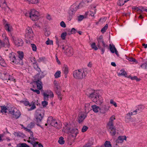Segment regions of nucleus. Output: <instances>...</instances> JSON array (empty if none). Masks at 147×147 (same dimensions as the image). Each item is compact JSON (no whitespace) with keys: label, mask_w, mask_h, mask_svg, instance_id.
<instances>
[{"label":"nucleus","mask_w":147,"mask_h":147,"mask_svg":"<svg viewBox=\"0 0 147 147\" xmlns=\"http://www.w3.org/2000/svg\"><path fill=\"white\" fill-rule=\"evenodd\" d=\"M88 96L97 104L100 105L103 102L102 98L99 94L98 91H94L88 95Z\"/></svg>","instance_id":"nucleus-1"},{"label":"nucleus","mask_w":147,"mask_h":147,"mask_svg":"<svg viewBox=\"0 0 147 147\" xmlns=\"http://www.w3.org/2000/svg\"><path fill=\"white\" fill-rule=\"evenodd\" d=\"M87 74L88 70L86 68L75 70L73 72V76L78 79H82L84 78Z\"/></svg>","instance_id":"nucleus-2"},{"label":"nucleus","mask_w":147,"mask_h":147,"mask_svg":"<svg viewBox=\"0 0 147 147\" xmlns=\"http://www.w3.org/2000/svg\"><path fill=\"white\" fill-rule=\"evenodd\" d=\"M115 119V116L114 115L112 116L110 118L109 121L107 124L109 127L110 134L112 136H115L116 134V129L114 126L113 122Z\"/></svg>","instance_id":"nucleus-3"},{"label":"nucleus","mask_w":147,"mask_h":147,"mask_svg":"<svg viewBox=\"0 0 147 147\" xmlns=\"http://www.w3.org/2000/svg\"><path fill=\"white\" fill-rule=\"evenodd\" d=\"M45 114V111L43 109H38L36 110L35 117L36 120V125L42 127L39 124V123L41 122L44 117Z\"/></svg>","instance_id":"nucleus-4"},{"label":"nucleus","mask_w":147,"mask_h":147,"mask_svg":"<svg viewBox=\"0 0 147 147\" xmlns=\"http://www.w3.org/2000/svg\"><path fill=\"white\" fill-rule=\"evenodd\" d=\"M98 43L97 46L99 49L102 52V54H103L105 50V48L108 47L107 45L105 44L104 41L103 36L101 35L99 36L97 39Z\"/></svg>","instance_id":"nucleus-5"},{"label":"nucleus","mask_w":147,"mask_h":147,"mask_svg":"<svg viewBox=\"0 0 147 147\" xmlns=\"http://www.w3.org/2000/svg\"><path fill=\"white\" fill-rule=\"evenodd\" d=\"M79 5L76 3H74L71 5L69 8L68 11V20L70 21L72 19L73 16L79 8Z\"/></svg>","instance_id":"nucleus-6"},{"label":"nucleus","mask_w":147,"mask_h":147,"mask_svg":"<svg viewBox=\"0 0 147 147\" xmlns=\"http://www.w3.org/2000/svg\"><path fill=\"white\" fill-rule=\"evenodd\" d=\"M47 122L48 124L51 125L58 129L61 128L60 122H57L52 117H50L48 118Z\"/></svg>","instance_id":"nucleus-7"},{"label":"nucleus","mask_w":147,"mask_h":147,"mask_svg":"<svg viewBox=\"0 0 147 147\" xmlns=\"http://www.w3.org/2000/svg\"><path fill=\"white\" fill-rule=\"evenodd\" d=\"M29 17L33 21H35L39 19V14L38 12L34 9H32L30 12H29Z\"/></svg>","instance_id":"nucleus-8"},{"label":"nucleus","mask_w":147,"mask_h":147,"mask_svg":"<svg viewBox=\"0 0 147 147\" xmlns=\"http://www.w3.org/2000/svg\"><path fill=\"white\" fill-rule=\"evenodd\" d=\"M34 35L31 28L29 27L27 28L25 34L26 38L29 40H32Z\"/></svg>","instance_id":"nucleus-9"},{"label":"nucleus","mask_w":147,"mask_h":147,"mask_svg":"<svg viewBox=\"0 0 147 147\" xmlns=\"http://www.w3.org/2000/svg\"><path fill=\"white\" fill-rule=\"evenodd\" d=\"M43 98L45 100H48L49 97L50 98H53L54 97V94L53 92L50 90H47L45 92L43 93Z\"/></svg>","instance_id":"nucleus-10"},{"label":"nucleus","mask_w":147,"mask_h":147,"mask_svg":"<svg viewBox=\"0 0 147 147\" xmlns=\"http://www.w3.org/2000/svg\"><path fill=\"white\" fill-rule=\"evenodd\" d=\"M9 113L13 115V117L18 118L21 115L20 111L16 108H13L11 111H9Z\"/></svg>","instance_id":"nucleus-11"},{"label":"nucleus","mask_w":147,"mask_h":147,"mask_svg":"<svg viewBox=\"0 0 147 147\" xmlns=\"http://www.w3.org/2000/svg\"><path fill=\"white\" fill-rule=\"evenodd\" d=\"M0 79L3 80H11V76L9 73L4 71L3 74L0 72Z\"/></svg>","instance_id":"nucleus-12"},{"label":"nucleus","mask_w":147,"mask_h":147,"mask_svg":"<svg viewBox=\"0 0 147 147\" xmlns=\"http://www.w3.org/2000/svg\"><path fill=\"white\" fill-rule=\"evenodd\" d=\"M18 54V57L19 59H17L18 64H24V63L23 62L22 59H23L24 56V53L22 51H18L17 52Z\"/></svg>","instance_id":"nucleus-13"},{"label":"nucleus","mask_w":147,"mask_h":147,"mask_svg":"<svg viewBox=\"0 0 147 147\" xmlns=\"http://www.w3.org/2000/svg\"><path fill=\"white\" fill-rule=\"evenodd\" d=\"M14 44L17 47H22L24 44V42L22 39L17 38L14 40Z\"/></svg>","instance_id":"nucleus-14"},{"label":"nucleus","mask_w":147,"mask_h":147,"mask_svg":"<svg viewBox=\"0 0 147 147\" xmlns=\"http://www.w3.org/2000/svg\"><path fill=\"white\" fill-rule=\"evenodd\" d=\"M15 53L13 52H11L9 55V57L10 61L14 63L18 64L17 59L16 58Z\"/></svg>","instance_id":"nucleus-15"},{"label":"nucleus","mask_w":147,"mask_h":147,"mask_svg":"<svg viewBox=\"0 0 147 147\" xmlns=\"http://www.w3.org/2000/svg\"><path fill=\"white\" fill-rule=\"evenodd\" d=\"M65 53L68 56H70L73 55V49L71 47H66Z\"/></svg>","instance_id":"nucleus-16"},{"label":"nucleus","mask_w":147,"mask_h":147,"mask_svg":"<svg viewBox=\"0 0 147 147\" xmlns=\"http://www.w3.org/2000/svg\"><path fill=\"white\" fill-rule=\"evenodd\" d=\"M126 140V137L125 136H119L117 139L116 140L115 142L117 143H121L123 142L124 140Z\"/></svg>","instance_id":"nucleus-17"},{"label":"nucleus","mask_w":147,"mask_h":147,"mask_svg":"<svg viewBox=\"0 0 147 147\" xmlns=\"http://www.w3.org/2000/svg\"><path fill=\"white\" fill-rule=\"evenodd\" d=\"M109 46L110 51L112 53H115L117 56L119 55L118 51L114 45H113L112 46L110 44L109 45Z\"/></svg>","instance_id":"nucleus-18"},{"label":"nucleus","mask_w":147,"mask_h":147,"mask_svg":"<svg viewBox=\"0 0 147 147\" xmlns=\"http://www.w3.org/2000/svg\"><path fill=\"white\" fill-rule=\"evenodd\" d=\"M71 134V136L73 138H76L78 133V129L76 128H72L70 131V132Z\"/></svg>","instance_id":"nucleus-19"},{"label":"nucleus","mask_w":147,"mask_h":147,"mask_svg":"<svg viewBox=\"0 0 147 147\" xmlns=\"http://www.w3.org/2000/svg\"><path fill=\"white\" fill-rule=\"evenodd\" d=\"M36 83V85L37 86L38 89L41 90L42 88V82L40 79H38L36 81L34 82Z\"/></svg>","instance_id":"nucleus-20"},{"label":"nucleus","mask_w":147,"mask_h":147,"mask_svg":"<svg viewBox=\"0 0 147 147\" xmlns=\"http://www.w3.org/2000/svg\"><path fill=\"white\" fill-rule=\"evenodd\" d=\"M109 109V108L105 105L102 106L100 107V112L102 113H106Z\"/></svg>","instance_id":"nucleus-21"},{"label":"nucleus","mask_w":147,"mask_h":147,"mask_svg":"<svg viewBox=\"0 0 147 147\" xmlns=\"http://www.w3.org/2000/svg\"><path fill=\"white\" fill-rule=\"evenodd\" d=\"M4 25L5 29L8 32H10L12 30V27L10 24L4 23Z\"/></svg>","instance_id":"nucleus-22"},{"label":"nucleus","mask_w":147,"mask_h":147,"mask_svg":"<svg viewBox=\"0 0 147 147\" xmlns=\"http://www.w3.org/2000/svg\"><path fill=\"white\" fill-rule=\"evenodd\" d=\"M92 0H82V1L80 4V6L82 7L87 5L89 2H91Z\"/></svg>","instance_id":"nucleus-23"},{"label":"nucleus","mask_w":147,"mask_h":147,"mask_svg":"<svg viewBox=\"0 0 147 147\" xmlns=\"http://www.w3.org/2000/svg\"><path fill=\"white\" fill-rule=\"evenodd\" d=\"M91 107L93 111L95 113H98V112L99 110L100 111V107L95 105H92Z\"/></svg>","instance_id":"nucleus-24"},{"label":"nucleus","mask_w":147,"mask_h":147,"mask_svg":"<svg viewBox=\"0 0 147 147\" xmlns=\"http://www.w3.org/2000/svg\"><path fill=\"white\" fill-rule=\"evenodd\" d=\"M86 117V115L84 114H82L79 116L78 122L79 123H81Z\"/></svg>","instance_id":"nucleus-25"},{"label":"nucleus","mask_w":147,"mask_h":147,"mask_svg":"<svg viewBox=\"0 0 147 147\" xmlns=\"http://www.w3.org/2000/svg\"><path fill=\"white\" fill-rule=\"evenodd\" d=\"M120 73L118 74V75L124 76L125 77H127V74L126 72H125L124 69H122L120 70Z\"/></svg>","instance_id":"nucleus-26"},{"label":"nucleus","mask_w":147,"mask_h":147,"mask_svg":"<svg viewBox=\"0 0 147 147\" xmlns=\"http://www.w3.org/2000/svg\"><path fill=\"white\" fill-rule=\"evenodd\" d=\"M131 116L129 113H128L126 114L125 117V121L126 122L128 123L131 121Z\"/></svg>","instance_id":"nucleus-27"},{"label":"nucleus","mask_w":147,"mask_h":147,"mask_svg":"<svg viewBox=\"0 0 147 147\" xmlns=\"http://www.w3.org/2000/svg\"><path fill=\"white\" fill-rule=\"evenodd\" d=\"M127 59L130 62H133L135 63V64L138 63V62L137 60H136L134 58H133L132 57H127Z\"/></svg>","instance_id":"nucleus-28"},{"label":"nucleus","mask_w":147,"mask_h":147,"mask_svg":"<svg viewBox=\"0 0 147 147\" xmlns=\"http://www.w3.org/2000/svg\"><path fill=\"white\" fill-rule=\"evenodd\" d=\"M29 140L28 141L29 143H31L34 141V138L33 137V132H31V134H30V136L29 138Z\"/></svg>","instance_id":"nucleus-29"},{"label":"nucleus","mask_w":147,"mask_h":147,"mask_svg":"<svg viewBox=\"0 0 147 147\" xmlns=\"http://www.w3.org/2000/svg\"><path fill=\"white\" fill-rule=\"evenodd\" d=\"M62 70L65 75L67 74L69 72L68 67L66 65L64 66L62 68Z\"/></svg>","instance_id":"nucleus-30"},{"label":"nucleus","mask_w":147,"mask_h":147,"mask_svg":"<svg viewBox=\"0 0 147 147\" xmlns=\"http://www.w3.org/2000/svg\"><path fill=\"white\" fill-rule=\"evenodd\" d=\"M55 91L58 95V98L61 100L62 99V98L61 97V94L60 92V89L59 90H56Z\"/></svg>","instance_id":"nucleus-31"},{"label":"nucleus","mask_w":147,"mask_h":147,"mask_svg":"<svg viewBox=\"0 0 147 147\" xmlns=\"http://www.w3.org/2000/svg\"><path fill=\"white\" fill-rule=\"evenodd\" d=\"M126 2L125 0H119L117 2V5L120 6L123 5Z\"/></svg>","instance_id":"nucleus-32"},{"label":"nucleus","mask_w":147,"mask_h":147,"mask_svg":"<svg viewBox=\"0 0 147 147\" xmlns=\"http://www.w3.org/2000/svg\"><path fill=\"white\" fill-rule=\"evenodd\" d=\"M25 1L29 4H36L38 2V0H25Z\"/></svg>","instance_id":"nucleus-33"},{"label":"nucleus","mask_w":147,"mask_h":147,"mask_svg":"<svg viewBox=\"0 0 147 147\" xmlns=\"http://www.w3.org/2000/svg\"><path fill=\"white\" fill-rule=\"evenodd\" d=\"M1 113H5L7 112V111L8 110V109L5 106H1Z\"/></svg>","instance_id":"nucleus-34"},{"label":"nucleus","mask_w":147,"mask_h":147,"mask_svg":"<svg viewBox=\"0 0 147 147\" xmlns=\"http://www.w3.org/2000/svg\"><path fill=\"white\" fill-rule=\"evenodd\" d=\"M144 107V106L143 105H139L137 109H136V110H137V112H140L143 109Z\"/></svg>","instance_id":"nucleus-35"},{"label":"nucleus","mask_w":147,"mask_h":147,"mask_svg":"<svg viewBox=\"0 0 147 147\" xmlns=\"http://www.w3.org/2000/svg\"><path fill=\"white\" fill-rule=\"evenodd\" d=\"M58 143L60 144H63L64 143V140H63V138L62 137H60L58 141Z\"/></svg>","instance_id":"nucleus-36"},{"label":"nucleus","mask_w":147,"mask_h":147,"mask_svg":"<svg viewBox=\"0 0 147 147\" xmlns=\"http://www.w3.org/2000/svg\"><path fill=\"white\" fill-rule=\"evenodd\" d=\"M20 102L22 103H23V104L25 105L26 106H27L28 105L30 107L31 106V105L29 101H21Z\"/></svg>","instance_id":"nucleus-37"},{"label":"nucleus","mask_w":147,"mask_h":147,"mask_svg":"<svg viewBox=\"0 0 147 147\" xmlns=\"http://www.w3.org/2000/svg\"><path fill=\"white\" fill-rule=\"evenodd\" d=\"M70 128L68 127V126H66L64 128L63 130V131L66 133H69L70 131Z\"/></svg>","instance_id":"nucleus-38"},{"label":"nucleus","mask_w":147,"mask_h":147,"mask_svg":"<svg viewBox=\"0 0 147 147\" xmlns=\"http://www.w3.org/2000/svg\"><path fill=\"white\" fill-rule=\"evenodd\" d=\"M105 147H112L111 145L110 142L106 141L104 144Z\"/></svg>","instance_id":"nucleus-39"},{"label":"nucleus","mask_w":147,"mask_h":147,"mask_svg":"<svg viewBox=\"0 0 147 147\" xmlns=\"http://www.w3.org/2000/svg\"><path fill=\"white\" fill-rule=\"evenodd\" d=\"M61 72L60 71H58L56 72L54 75L55 78H57L60 77Z\"/></svg>","instance_id":"nucleus-40"},{"label":"nucleus","mask_w":147,"mask_h":147,"mask_svg":"<svg viewBox=\"0 0 147 147\" xmlns=\"http://www.w3.org/2000/svg\"><path fill=\"white\" fill-rule=\"evenodd\" d=\"M146 9L145 8L143 7H139V12H140V13H139V14H141L143 11H145V10Z\"/></svg>","instance_id":"nucleus-41"},{"label":"nucleus","mask_w":147,"mask_h":147,"mask_svg":"<svg viewBox=\"0 0 147 147\" xmlns=\"http://www.w3.org/2000/svg\"><path fill=\"white\" fill-rule=\"evenodd\" d=\"M91 47L95 50H97L98 49V48L96 47V43L95 42L93 43L91 45Z\"/></svg>","instance_id":"nucleus-42"},{"label":"nucleus","mask_w":147,"mask_h":147,"mask_svg":"<svg viewBox=\"0 0 147 147\" xmlns=\"http://www.w3.org/2000/svg\"><path fill=\"white\" fill-rule=\"evenodd\" d=\"M127 78H130L131 80H136L137 81H139L140 80L139 79L137 78L136 76L131 77L130 76H127Z\"/></svg>","instance_id":"nucleus-43"},{"label":"nucleus","mask_w":147,"mask_h":147,"mask_svg":"<svg viewBox=\"0 0 147 147\" xmlns=\"http://www.w3.org/2000/svg\"><path fill=\"white\" fill-rule=\"evenodd\" d=\"M108 24H106L105 26L103 27L101 29V31L102 33H103L106 32V30H107L108 28Z\"/></svg>","instance_id":"nucleus-44"},{"label":"nucleus","mask_w":147,"mask_h":147,"mask_svg":"<svg viewBox=\"0 0 147 147\" xmlns=\"http://www.w3.org/2000/svg\"><path fill=\"white\" fill-rule=\"evenodd\" d=\"M132 9L134 11H135L138 14L140 13L139 12V7L133 6L132 7Z\"/></svg>","instance_id":"nucleus-45"},{"label":"nucleus","mask_w":147,"mask_h":147,"mask_svg":"<svg viewBox=\"0 0 147 147\" xmlns=\"http://www.w3.org/2000/svg\"><path fill=\"white\" fill-rule=\"evenodd\" d=\"M85 110L86 111H89L90 108V105L89 104H86L85 105Z\"/></svg>","instance_id":"nucleus-46"},{"label":"nucleus","mask_w":147,"mask_h":147,"mask_svg":"<svg viewBox=\"0 0 147 147\" xmlns=\"http://www.w3.org/2000/svg\"><path fill=\"white\" fill-rule=\"evenodd\" d=\"M46 43L47 45H53V42L52 40H50L49 38H48V40H47L46 42Z\"/></svg>","instance_id":"nucleus-47"},{"label":"nucleus","mask_w":147,"mask_h":147,"mask_svg":"<svg viewBox=\"0 0 147 147\" xmlns=\"http://www.w3.org/2000/svg\"><path fill=\"white\" fill-rule=\"evenodd\" d=\"M18 147H30V146L27 145L26 143H22L20 144H19Z\"/></svg>","instance_id":"nucleus-48"},{"label":"nucleus","mask_w":147,"mask_h":147,"mask_svg":"<svg viewBox=\"0 0 147 147\" xmlns=\"http://www.w3.org/2000/svg\"><path fill=\"white\" fill-rule=\"evenodd\" d=\"M67 34L66 32H64L61 34V37L63 40H64L65 39Z\"/></svg>","instance_id":"nucleus-49"},{"label":"nucleus","mask_w":147,"mask_h":147,"mask_svg":"<svg viewBox=\"0 0 147 147\" xmlns=\"http://www.w3.org/2000/svg\"><path fill=\"white\" fill-rule=\"evenodd\" d=\"M31 45L33 51H36L37 50V47L36 45L34 44H31Z\"/></svg>","instance_id":"nucleus-50"},{"label":"nucleus","mask_w":147,"mask_h":147,"mask_svg":"<svg viewBox=\"0 0 147 147\" xmlns=\"http://www.w3.org/2000/svg\"><path fill=\"white\" fill-rule=\"evenodd\" d=\"M88 128V127L86 126H84L82 129V131L84 132L86 131Z\"/></svg>","instance_id":"nucleus-51"},{"label":"nucleus","mask_w":147,"mask_h":147,"mask_svg":"<svg viewBox=\"0 0 147 147\" xmlns=\"http://www.w3.org/2000/svg\"><path fill=\"white\" fill-rule=\"evenodd\" d=\"M110 103L112 105H113L115 107H117V105L116 103L114 102L113 100L111 99L110 101Z\"/></svg>","instance_id":"nucleus-52"},{"label":"nucleus","mask_w":147,"mask_h":147,"mask_svg":"<svg viewBox=\"0 0 147 147\" xmlns=\"http://www.w3.org/2000/svg\"><path fill=\"white\" fill-rule=\"evenodd\" d=\"M34 68L38 72H40L41 71L40 68L38 66V65H34Z\"/></svg>","instance_id":"nucleus-53"},{"label":"nucleus","mask_w":147,"mask_h":147,"mask_svg":"<svg viewBox=\"0 0 147 147\" xmlns=\"http://www.w3.org/2000/svg\"><path fill=\"white\" fill-rule=\"evenodd\" d=\"M38 142H33L30 143L32 145L33 147H36V145H38Z\"/></svg>","instance_id":"nucleus-54"},{"label":"nucleus","mask_w":147,"mask_h":147,"mask_svg":"<svg viewBox=\"0 0 147 147\" xmlns=\"http://www.w3.org/2000/svg\"><path fill=\"white\" fill-rule=\"evenodd\" d=\"M93 142L92 141H89L88 142V143L86 145L87 146H88V147H90L92 145H93Z\"/></svg>","instance_id":"nucleus-55"},{"label":"nucleus","mask_w":147,"mask_h":147,"mask_svg":"<svg viewBox=\"0 0 147 147\" xmlns=\"http://www.w3.org/2000/svg\"><path fill=\"white\" fill-rule=\"evenodd\" d=\"M30 90L36 92L37 94H39L40 93V91L38 89L34 90L32 88H30Z\"/></svg>","instance_id":"nucleus-56"},{"label":"nucleus","mask_w":147,"mask_h":147,"mask_svg":"<svg viewBox=\"0 0 147 147\" xmlns=\"http://www.w3.org/2000/svg\"><path fill=\"white\" fill-rule=\"evenodd\" d=\"M96 10L94 9L93 10V11L91 10L90 11V14L92 16H94V13H96Z\"/></svg>","instance_id":"nucleus-57"},{"label":"nucleus","mask_w":147,"mask_h":147,"mask_svg":"<svg viewBox=\"0 0 147 147\" xmlns=\"http://www.w3.org/2000/svg\"><path fill=\"white\" fill-rule=\"evenodd\" d=\"M45 59V57H41L37 60V61L39 62L42 61H44Z\"/></svg>","instance_id":"nucleus-58"},{"label":"nucleus","mask_w":147,"mask_h":147,"mask_svg":"<svg viewBox=\"0 0 147 147\" xmlns=\"http://www.w3.org/2000/svg\"><path fill=\"white\" fill-rule=\"evenodd\" d=\"M46 101V100H44L42 102V104L43 107H45L47 105L48 102Z\"/></svg>","instance_id":"nucleus-59"},{"label":"nucleus","mask_w":147,"mask_h":147,"mask_svg":"<svg viewBox=\"0 0 147 147\" xmlns=\"http://www.w3.org/2000/svg\"><path fill=\"white\" fill-rule=\"evenodd\" d=\"M84 16L83 15H80L78 17V21H82L84 18Z\"/></svg>","instance_id":"nucleus-60"},{"label":"nucleus","mask_w":147,"mask_h":147,"mask_svg":"<svg viewBox=\"0 0 147 147\" xmlns=\"http://www.w3.org/2000/svg\"><path fill=\"white\" fill-rule=\"evenodd\" d=\"M53 83L54 85V88L59 86V84L58 82L55 80L54 81Z\"/></svg>","instance_id":"nucleus-61"},{"label":"nucleus","mask_w":147,"mask_h":147,"mask_svg":"<svg viewBox=\"0 0 147 147\" xmlns=\"http://www.w3.org/2000/svg\"><path fill=\"white\" fill-rule=\"evenodd\" d=\"M36 108V106L35 104L33 103V105H32V107L30 108L29 109V111H31L32 110H34Z\"/></svg>","instance_id":"nucleus-62"},{"label":"nucleus","mask_w":147,"mask_h":147,"mask_svg":"<svg viewBox=\"0 0 147 147\" xmlns=\"http://www.w3.org/2000/svg\"><path fill=\"white\" fill-rule=\"evenodd\" d=\"M60 26L63 28H65L66 27V25L63 21H62L61 22L60 24Z\"/></svg>","instance_id":"nucleus-63"},{"label":"nucleus","mask_w":147,"mask_h":147,"mask_svg":"<svg viewBox=\"0 0 147 147\" xmlns=\"http://www.w3.org/2000/svg\"><path fill=\"white\" fill-rule=\"evenodd\" d=\"M106 20V18L104 17L102 18H101L100 19L99 21L101 22L102 23L105 22Z\"/></svg>","instance_id":"nucleus-64"}]
</instances>
